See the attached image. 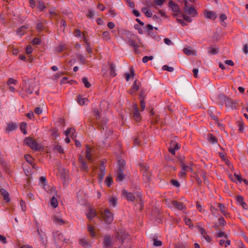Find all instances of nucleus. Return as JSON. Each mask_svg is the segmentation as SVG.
Masks as SVG:
<instances>
[{
    "label": "nucleus",
    "instance_id": "f257e3e1",
    "mask_svg": "<svg viewBox=\"0 0 248 248\" xmlns=\"http://www.w3.org/2000/svg\"><path fill=\"white\" fill-rule=\"evenodd\" d=\"M23 89L28 94H31L34 91L37 95L39 94V89L34 82H31L29 80H24Z\"/></svg>",
    "mask_w": 248,
    "mask_h": 248
},
{
    "label": "nucleus",
    "instance_id": "f03ea898",
    "mask_svg": "<svg viewBox=\"0 0 248 248\" xmlns=\"http://www.w3.org/2000/svg\"><path fill=\"white\" fill-rule=\"evenodd\" d=\"M24 142L34 151H40L43 150L42 145L38 144L34 139L31 137L26 138L24 140Z\"/></svg>",
    "mask_w": 248,
    "mask_h": 248
},
{
    "label": "nucleus",
    "instance_id": "7ed1b4c3",
    "mask_svg": "<svg viewBox=\"0 0 248 248\" xmlns=\"http://www.w3.org/2000/svg\"><path fill=\"white\" fill-rule=\"evenodd\" d=\"M122 192L123 194L126 197V199L128 201L134 202L136 199L137 202L139 201L141 203L142 202V194L140 192H138L136 193V197L134 193L127 192L125 190H123Z\"/></svg>",
    "mask_w": 248,
    "mask_h": 248
},
{
    "label": "nucleus",
    "instance_id": "20e7f679",
    "mask_svg": "<svg viewBox=\"0 0 248 248\" xmlns=\"http://www.w3.org/2000/svg\"><path fill=\"white\" fill-rule=\"evenodd\" d=\"M53 239L54 243L57 245L60 246L63 242L68 243L69 240L64 238L62 233L59 231L53 232Z\"/></svg>",
    "mask_w": 248,
    "mask_h": 248
},
{
    "label": "nucleus",
    "instance_id": "39448f33",
    "mask_svg": "<svg viewBox=\"0 0 248 248\" xmlns=\"http://www.w3.org/2000/svg\"><path fill=\"white\" fill-rule=\"evenodd\" d=\"M219 98L221 101L224 103L227 108H231L232 109L236 108V102H235L232 99L228 98L226 96L221 94L219 95Z\"/></svg>",
    "mask_w": 248,
    "mask_h": 248
},
{
    "label": "nucleus",
    "instance_id": "423d86ee",
    "mask_svg": "<svg viewBox=\"0 0 248 248\" xmlns=\"http://www.w3.org/2000/svg\"><path fill=\"white\" fill-rule=\"evenodd\" d=\"M102 216L104 221L107 224L111 223L113 220V214L108 209H106Z\"/></svg>",
    "mask_w": 248,
    "mask_h": 248
},
{
    "label": "nucleus",
    "instance_id": "0eeeda50",
    "mask_svg": "<svg viewBox=\"0 0 248 248\" xmlns=\"http://www.w3.org/2000/svg\"><path fill=\"white\" fill-rule=\"evenodd\" d=\"M188 2L187 0L185 1V5L184 8L185 13L189 15H192V16L195 17L198 15L197 10L192 7H189L187 6Z\"/></svg>",
    "mask_w": 248,
    "mask_h": 248
},
{
    "label": "nucleus",
    "instance_id": "6e6552de",
    "mask_svg": "<svg viewBox=\"0 0 248 248\" xmlns=\"http://www.w3.org/2000/svg\"><path fill=\"white\" fill-rule=\"evenodd\" d=\"M128 236V233L126 232L125 230L124 229H119L117 231L116 237L117 239L122 240V243H123L124 240L126 239Z\"/></svg>",
    "mask_w": 248,
    "mask_h": 248
},
{
    "label": "nucleus",
    "instance_id": "1a4fd4ad",
    "mask_svg": "<svg viewBox=\"0 0 248 248\" xmlns=\"http://www.w3.org/2000/svg\"><path fill=\"white\" fill-rule=\"evenodd\" d=\"M180 148L179 144L175 141L171 140L170 142L169 152L173 155L175 154V151Z\"/></svg>",
    "mask_w": 248,
    "mask_h": 248
},
{
    "label": "nucleus",
    "instance_id": "9d476101",
    "mask_svg": "<svg viewBox=\"0 0 248 248\" xmlns=\"http://www.w3.org/2000/svg\"><path fill=\"white\" fill-rule=\"evenodd\" d=\"M133 118L136 122H139L141 120V115L139 112V108L137 104H134L133 106Z\"/></svg>",
    "mask_w": 248,
    "mask_h": 248
},
{
    "label": "nucleus",
    "instance_id": "9b49d317",
    "mask_svg": "<svg viewBox=\"0 0 248 248\" xmlns=\"http://www.w3.org/2000/svg\"><path fill=\"white\" fill-rule=\"evenodd\" d=\"M132 36L133 38L128 39L127 43L129 46L133 47L135 52L137 53L138 51V48L139 47V46L137 44L134 39V38H137V36L134 34H133Z\"/></svg>",
    "mask_w": 248,
    "mask_h": 248
},
{
    "label": "nucleus",
    "instance_id": "f8f14e48",
    "mask_svg": "<svg viewBox=\"0 0 248 248\" xmlns=\"http://www.w3.org/2000/svg\"><path fill=\"white\" fill-rule=\"evenodd\" d=\"M78 161L80 163V169L82 170H84L86 172L88 171V167L87 165L86 161L83 158V156L81 155H79L78 156Z\"/></svg>",
    "mask_w": 248,
    "mask_h": 248
},
{
    "label": "nucleus",
    "instance_id": "ddd939ff",
    "mask_svg": "<svg viewBox=\"0 0 248 248\" xmlns=\"http://www.w3.org/2000/svg\"><path fill=\"white\" fill-rule=\"evenodd\" d=\"M99 172L98 174V179L100 183H102L104 177L106 174L105 167L104 165H100L99 168Z\"/></svg>",
    "mask_w": 248,
    "mask_h": 248
},
{
    "label": "nucleus",
    "instance_id": "4468645a",
    "mask_svg": "<svg viewBox=\"0 0 248 248\" xmlns=\"http://www.w3.org/2000/svg\"><path fill=\"white\" fill-rule=\"evenodd\" d=\"M168 6L171 8V9L174 12L179 13V14H182L180 11L179 6L178 4L174 3L173 1L170 0L168 3Z\"/></svg>",
    "mask_w": 248,
    "mask_h": 248
},
{
    "label": "nucleus",
    "instance_id": "2eb2a0df",
    "mask_svg": "<svg viewBox=\"0 0 248 248\" xmlns=\"http://www.w3.org/2000/svg\"><path fill=\"white\" fill-rule=\"evenodd\" d=\"M93 124H95L98 127V128L100 130L104 129V125H102V123H100L98 122H93V119L92 118H89L88 119V124L89 126L93 127Z\"/></svg>",
    "mask_w": 248,
    "mask_h": 248
},
{
    "label": "nucleus",
    "instance_id": "dca6fc26",
    "mask_svg": "<svg viewBox=\"0 0 248 248\" xmlns=\"http://www.w3.org/2000/svg\"><path fill=\"white\" fill-rule=\"evenodd\" d=\"M204 14L205 17L213 20H215L217 17L216 13L214 11L205 10Z\"/></svg>",
    "mask_w": 248,
    "mask_h": 248
},
{
    "label": "nucleus",
    "instance_id": "f3484780",
    "mask_svg": "<svg viewBox=\"0 0 248 248\" xmlns=\"http://www.w3.org/2000/svg\"><path fill=\"white\" fill-rule=\"evenodd\" d=\"M112 239L110 235L106 236L104 237L103 244L105 248H108L111 246Z\"/></svg>",
    "mask_w": 248,
    "mask_h": 248
},
{
    "label": "nucleus",
    "instance_id": "a211bd4d",
    "mask_svg": "<svg viewBox=\"0 0 248 248\" xmlns=\"http://www.w3.org/2000/svg\"><path fill=\"white\" fill-rule=\"evenodd\" d=\"M144 91H140V93L139 94V97L140 99V108L141 111H143L145 108V105L144 99L145 96L143 95Z\"/></svg>",
    "mask_w": 248,
    "mask_h": 248
},
{
    "label": "nucleus",
    "instance_id": "6ab92c4d",
    "mask_svg": "<svg viewBox=\"0 0 248 248\" xmlns=\"http://www.w3.org/2000/svg\"><path fill=\"white\" fill-rule=\"evenodd\" d=\"M236 200L238 203H239L244 209H247L248 205L247 203L244 202V198L242 196H237L236 197Z\"/></svg>",
    "mask_w": 248,
    "mask_h": 248
},
{
    "label": "nucleus",
    "instance_id": "aec40b11",
    "mask_svg": "<svg viewBox=\"0 0 248 248\" xmlns=\"http://www.w3.org/2000/svg\"><path fill=\"white\" fill-rule=\"evenodd\" d=\"M171 202L173 206L178 210H183L186 208L182 202H179L177 201H173Z\"/></svg>",
    "mask_w": 248,
    "mask_h": 248
},
{
    "label": "nucleus",
    "instance_id": "412c9836",
    "mask_svg": "<svg viewBox=\"0 0 248 248\" xmlns=\"http://www.w3.org/2000/svg\"><path fill=\"white\" fill-rule=\"evenodd\" d=\"M0 194L3 197V199L7 202H9L10 201L9 198V193L4 188H0Z\"/></svg>",
    "mask_w": 248,
    "mask_h": 248
},
{
    "label": "nucleus",
    "instance_id": "4be33fe9",
    "mask_svg": "<svg viewBox=\"0 0 248 248\" xmlns=\"http://www.w3.org/2000/svg\"><path fill=\"white\" fill-rule=\"evenodd\" d=\"M144 28L146 30V32H147L148 35L151 36L153 38L155 37V34L153 32L154 27L152 25L147 24Z\"/></svg>",
    "mask_w": 248,
    "mask_h": 248
},
{
    "label": "nucleus",
    "instance_id": "5701e85b",
    "mask_svg": "<svg viewBox=\"0 0 248 248\" xmlns=\"http://www.w3.org/2000/svg\"><path fill=\"white\" fill-rule=\"evenodd\" d=\"M36 224H37V233L38 234V235H39L40 236V239H41V241H42V243L43 244V245L44 246H45V247L46 246V244H47V239H46V237L44 235H42L41 233H40V231H39V227L38 226V223L36 222Z\"/></svg>",
    "mask_w": 248,
    "mask_h": 248
},
{
    "label": "nucleus",
    "instance_id": "b1692460",
    "mask_svg": "<svg viewBox=\"0 0 248 248\" xmlns=\"http://www.w3.org/2000/svg\"><path fill=\"white\" fill-rule=\"evenodd\" d=\"M137 81L138 80L136 79L131 88V89L128 91L129 93L131 94H132L133 93H135L136 91H138L139 90V86L137 85Z\"/></svg>",
    "mask_w": 248,
    "mask_h": 248
},
{
    "label": "nucleus",
    "instance_id": "393cba45",
    "mask_svg": "<svg viewBox=\"0 0 248 248\" xmlns=\"http://www.w3.org/2000/svg\"><path fill=\"white\" fill-rule=\"evenodd\" d=\"M86 216L88 219H92L96 216L95 210L94 209L89 208Z\"/></svg>",
    "mask_w": 248,
    "mask_h": 248
},
{
    "label": "nucleus",
    "instance_id": "a878e982",
    "mask_svg": "<svg viewBox=\"0 0 248 248\" xmlns=\"http://www.w3.org/2000/svg\"><path fill=\"white\" fill-rule=\"evenodd\" d=\"M28 29V25H23L17 29L16 30V33L21 36L23 35L25 33V31Z\"/></svg>",
    "mask_w": 248,
    "mask_h": 248
},
{
    "label": "nucleus",
    "instance_id": "bb28decb",
    "mask_svg": "<svg viewBox=\"0 0 248 248\" xmlns=\"http://www.w3.org/2000/svg\"><path fill=\"white\" fill-rule=\"evenodd\" d=\"M17 128L16 124L13 123H9L7 124V127L6 128V132H10L15 130Z\"/></svg>",
    "mask_w": 248,
    "mask_h": 248
},
{
    "label": "nucleus",
    "instance_id": "cd10ccee",
    "mask_svg": "<svg viewBox=\"0 0 248 248\" xmlns=\"http://www.w3.org/2000/svg\"><path fill=\"white\" fill-rule=\"evenodd\" d=\"M125 178V175L123 173V171L117 170V178L116 181L117 182H121L124 180Z\"/></svg>",
    "mask_w": 248,
    "mask_h": 248
},
{
    "label": "nucleus",
    "instance_id": "c85d7f7f",
    "mask_svg": "<svg viewBox=\"0 0 248 248\" xmlns=\"http://www.w3.org/2000/svg\"><path fill=\"white\" fill-rule=\"evenodd\" d=\"M109 73L111 77H114L117 74L115 72V65L113 63L109 64Z\"/></svg>",
    "mask_w": 248,
    "mask_h": 248
},
{
    "label": "nucleus",
    "instance_id": "c756f323",
    "mask_svg": "<svg viewBox=\"0 0 248 248\" xmlns=\"http://www.w3.org/2000/svg\"><path fill=\"white\" fill-rule=\"evenodd\" d=\"M208 141L212 144H215L217 142V139L212 134H209L208 135Z\"/></svg>",
    "mask_w": 248,
    "mask_h": 248
},
{
    "label": "nucleus",
    "instance_id": "7c9ffc66",
    "mask_svg": "<svg viewBox=\"0 0 248 248\" xmlns=\"http://www.w3.org/2000/svg\"><path fill=\"white\" fill-rule=\"evenodd\" d=\"M217 205H218L217 207L219 208L221 212H222V213L223 214V215L224 216L227 217L228 215H229V214L228 213V212H227V211H225V206L223 203H218Z\"/></svg>",
    "mask_w": 248,
    "mask_h": 248
},
{
    "label": "nucleus",
    "instance_id": "2f4dec72",
    "mask_svg": "<svg viewBox=\"0 0 248 248\" xmlns=\"http://www.w3.org/2000/svg\"><path fill=\"white\" fill-rule=\"evenodd\" d=\"M208 52L211 55L217 54L219 52V48L217 47H209L208 48Z\"/></svg>",
    "mask_w": 248,
    "mask_h": 248
},
{
    "label": "nucleus",
    "instance_id": "473e14b6",
    "mask_svg": "<svg viewBox=\"0 0 248 248\" xmlns=\"http://www.w3.org/2000/svg\"><path fill=\"white\" fill-rule=\"evenodd\" d=\"M151 173L150 171L143 172L142 176L144 180H146L147 182H150L151 181Z\"/></svg>",
    "mask_w": 248,
    "mask_h": 248
},
{
    "label": "nucleus",
    "instance_id": "72a5a7b5",
    "mask_svg": "<svg viewBox=\"0 0 248 248\" xmlns=\"http://www.w3.org/2000/svg\"><path fill=\"white\" fill-rule=\"evenodd\" d=\"M53 150L54 152H58L61 154L64 153L63 149H62V147L59 144L54 145L53 148Z\"/></svg>",
    "mask_w": 248,
    "mask_h": 248
},
{
    "label": "nucleus",
    "instance_id": "f704fd0d",
    "mask_svg": "<svg viewBox=\"0 0 248 248\" xmlns=\"http://www.w3.org/2000/svg\"><path fill=\"white\" fill-rule=\"evenodd\" d=\"M87 100L88 99L86 98H82L80 95H78L77 96V102L81 106L84 105Z\"/></svg>",
    "mask_w": 248,
    "mask_h": 248
},
{
    "label": "nucleus",
    "instance_id": "c9c22d12",
    "mask_svg": "<svg viewBox=\"0 0 248 248\" xmlns=\"http://www.w3.org/2000/svg\"><path fill=\"white\" fill-rule=\"evenodd\" d=\"M93 115L95 117V119L98 121L101 118L100 112L97 108H93Z\"/></svg>",
    "mask_w": 248,
    "mask_h": 248
},
{
    "label": "nucleus",
    "instance_id": "e433bc0d",
    "mask_svg": "<svg viewBox=\"0 0 248 248\" xmlns=\"http://www.w3.org/2000/svg\"><path fill=\"white\" fill-rule=\"evenodd\" d=\"M212 108H211L210 109H208V114L210 115V116L211 117V118L215 120L216 122L218 123L219 122V120L217 116H215L212 111Z\"/></svg>",
    "mask_w": 248,
    "mask_h": 248
},
{
    "label": "nucleus",
    "instance_id": "4c0bfd02",
    "mask_svg": "<svg viewBox=\"0 0 248 248\" xmlns=\"http://www.w3.org/2000/svg\"><path fill=\"white\" fill-rule=\"evenodd\" d=\"M79 244L83 247H90L91 246L89 242L86 239H82L79 241Z\"/></svg>",
    "mask_w": 248,
    "mask_h": 248
},
{
    "label": "nucleus",
    "instance_id": "58836bf2",
    "mask_svg": "<svg viewBox=\"0 0 248 248\" xmlns=\"http://www.w3.org/2000/svg\"><path fill=\"white\" fill-rule=\"evenodd\" d=\"M50 204L53 208H56L58 206V202L57 199L55 197H52L50 199Z\"/></svg>",
    "mask_w": 248,
    "mask_h": 248
},
{
    "label": "nucleus",
    "instance_id": "ea45409f",
    "mask_svg": "<svg viewBox=\"0 0 248 248\" xmlns=\"http://www.w3.org/2000/svg\"><path fill=\"white\" fill-rule=\"evenodd\" d=\"M26 126H27V123L22 122L20 124V129L24 135H26L27 133V130H26Z\"/></svg>",
    "mask_w": 248,
    "mask_h": 248
},
{
    "label": "nucleus",
    "instance_id": "a19ab883",
    "mask_svg": "<svg viewBox=\"0 0 248 248\" xmlns=\"http://www.w3.org/2000/svg\"><path fill=\"white\" fill-rule=\"evenodd\" d=\"M109 204L113 207H115L117 204V199L116 197H112L109 200Z\"/></svg>",
    "mask_w": 248,
    "mask_h": 248
},
{
    "label": "nucleus",
    "instance_id": "79ce46f5",
    "mask_svg": "<svg viewBox=\"0 0 248 248\" xmlns=\"http://www.w3.org/2000/svg\"><path fill=\"white\" fill-rule=\"evenodd\" d=\"M37 7L40 11H43L46 8L44 3L40 0L38 2Z\"/></svg>",
    "mask_w": 248,
    "mask_h": 248
},
{
    "label": "nucleus",
    "instance_id": "37998d69",
    "mask_svg": "<svg viewBox=\"0 0 248 248\" xmlns=\"http://www.w3.org/2000/svg\"><path fill=\"white\" fill-rule=\"evenodd\" d=\"M105 183L108 187H110L113 183V180L111 177L108 176L106 178Z\"/></svg>",
    "mask_w": 248,
    "mask_h": 248
},
{
    "label": "nucleus",
    "instance_id": "c03bdc74",
    "mask_svg": "<svg viewBox=\"0 0 248 248\" xmlns=\"http://www.w3.org/2000/svg\"><path fill=\"white\" fill-rule=\"evenodd\" d=\"M125 163L124 160H119L118 162V169L117 170L124 171V170Z\"/></svg>",
    "mask_w": 248,
    "mask_h": 248
},
{
    "label": "nucleus",
    "instance_id": "a18cd8bd",
    "mask_svg": "<svg viewBox=\"0 0 248 248\" xmlns=\"http://www.w3.org/2000/svg\"><path fill=\"white\" fill-rule=\"evenodd\" d=\"M53 221L56 223H58L60 225H62L65 223V222L62 219L59 218L58 217H55L53 218Z\"/></svg>",
    "mask_w": 248,
    "mask_h": 248
},
{
    "label": "nucleus",
    "instance_id": "49530a36",
    "mask_svg": "<svg viewBox=\"0 0 248 248\" xmlns=\"http://www.w3.org/2000/svg\"><path fill=\"white\" fill-rule=\"evenodd\" d=\"M40 183H41L43 186V188L46 190V178L45 176H41L40 178Z\"/></svg>",
    "mask_w": 248,
    "mask_h": 248
},
{
    "label": "nucleus",
    "instance_id": "de8ad7c7",
    "mask_svg": "<svg viewBox=\"0 0 248 248\" xmlns=\"http://www.w3.org/2000/svg\"><path fill=\"white\" fill-rule=\"evenodd\" d=\"M103 38L108 41L110 39V33L108 31H104L102 33Z\"/></svg>",
    "mask_w": 248,
    "mask_h": 248
},
{
    "label": "nucleus",
    "instance_id": "09e8293b",
    "mask_svg": "<svg viewBox=\"0 0 248 248\" xmlns=\"http://www.w3.org/2000/svg\"><path fill=\"white\" fill-rule=\"evenodd\" d=\"M82 81L84 83L85 87L89 88L91 86V83L88 81V78L86 77H84L82 79Z\"/></svg>",
    "mask_w": 248,
    "mask_h": 248
},
{
    "label": "nucleus",
    "instance_id": "8fccbe9b",
    "mask_svg": "<svg viewBox=\"0 0 248 248\" xmlns=\"http://www.w3.org/2000/svg\"><path fill=\"white\" fill-rule=\"evenodd\" d=\"M94 227L90 225L88 226V231L89 232L90 235L92 237H94L95 236V232L94 231Z\"/></svg>",
    "mask_w": 248,
    "mask_h": 248
},
{
    "label": "nucleus",
    "instance_id": "3c124183",
    "mask_svg": "<svg viewBox=\"0 0 248 248\" xmlns=\"http://www.w3.org/2000/svg\"><path fill=\"white\" fill-rule=\"evenodd\" d=\"M180 17H182L184 20L186 21L187 22L190 23L192 22V19L190 16H187L185 14H182Z\"/></svg>",
    "mask_w": 248,
    "mask_h": 248
},
{
    "label": "nucleus",
    "instance_id": "603ef678",
    "mask_svg": "<svg viewBox=\"0 0 248 248\" xmlns=\"http://www.w3.org/2000/svg\"><path fill=\"white\" fill-rule=\"evenodd\" d=\"M26 160L30 164H32L33 163V158L29 155H25L24 156Z\"/></svg>",
    "mask_w": 248,
    "mask_h": 248
},
{
    "label": "nucleus",
    "instance_id": "864d4df0",
    "mask_svg": "<svg viewBox=\"0 0 248 248\" xmlns=\"http://www.w3.org/2000/svg\"><path fill=\"white\" fill-rule=\"evenodd\" d=\"M154 243L153 245L155 247H160L162 246V243L161 241L157 240L156 238L153 239Z\"/></svg>",
    "mask_w": 248,
    "mask_h": 248
},
{
    "label": "nucleus",
    "instance_id": "5fc2aeb1",
    "mask_svg": "<svg viewBox=\"0 0 248 248\" xmlns=\"http://www.w3.org/2000/svg\"><path fill=\"white\" fill-rule=\"evenodd\" d=\"M216 235L217 237H224L225 238H228V235L220 230L217 233Z\"/></svg>",
    "mask_w": 248,
    "mask_h": 248
},
{
    "label": "nucleus",
    "instance_id": "6e6d98bb",
    "mask_svg": "<svg viewBox=\"0 0 248 248\" xmlns=\"http://www.w3.org/2000/svg\"><path fill=\"white\" fill-rule=\"evenodd\" d=\"M44 26L42 23H38L36 26V30L38 31H41L44 30Z\"/></svg>",
    "mask_w": 248,
    "mask_h": 248
},
{
    "label": "nucleus",
    "instance_id": "4d7b16f0",
    "mask_svg": "<svg viewBox=\"0 0 248 248\" xmlns=\"http://www.w3.org/2000/svg\"><path fill=\"white\" fill-rule=\"evenodd\" d=\"M197 227L199 228V231L200 232L201 234L204 237L205 235L207 234L205 230L201 226L197 225Z\"/></svg>",
    "mask_w": 248,
    "mask_h": 248
},
{
    "label": "nucleus",
    "instance_id": "13d9d810",
    "mask_svg": "<svg viewBox=\"0 0 248 248\" xmlns=\"http://www.w3.org/2000/svg\"><path fill=\"white\" fill-rule=\"evenodd\" d=\"M77 59L80 61V62L83 64H85V59H84V58L83 57V56L80 54H78L77 55Z\"/></svg>",
    "mask_w": 248,
    "mask_h": 248
},
{
    "label": "nucleus",
    "instance_id": "bf43d9fd",
    "mask_svg": "<svg viewBox=\"0 0 248 248\" xmlns=\"http://www.w3.org/2000/svg\"><path fill=\"white\" fill-rule=\"evenodd\" d=\"M163 70H166L169 72H172L174 70V68L172 67L169 66L167 65H165L162 67Z\"/></svg>",
    "mask_w": 248,
    "mask_h": 248
},
{
    "label": "nucleus",
    "instance_id": "052dcab7",
    "mask_svg": "<svg viewBox=\"0 0 248 248\" xmlns=\"http://www.w3.org/2000/svg\"><path fill=\"white\" fill-rule=\"evenodd\" d=\"M140 169L143 172L149 171V167L148 166L145 165L144 164L140 165Z\"/></svg>",
    "mask_w": 248,
    "mask_h": 248
},
{
    "label": "nucleus",
    "instance_id": "680f3d73",
    "mask_svg": "<svg viewBox=\"0 0 248 248\" xmlns=\"http://www.w3.org/2000/svg\"><path fill=\"white\" fill-rule=\"evenodd\" d=\"M170 183L174 186L176 187H179L180 186V184L179 183V182L176 180H175V179H172L171 181H170Z\"/></svg>",
    "mask_w": 248,
    "mask_h": 248
},
{
    "label": "nucleus",
    "instance_id": "e2e57ef3",
    "mask_svg": "<svg viewBox=\"0 0 248 248\" xmlns=\"http://www.w3.org/2000/svg\"><path fill=\"white\" fill-rule=\"evenodd\" d=\"M185 223L186 225L189 226V227H193V225L192 222L191 220L189 218L186 217L185 218Z\"/></svg>",
    "mask_w": 248,
    "mask_h": 248
},
{
    "label": "nucleus",
    "instance_id": "0e129e2a",
    "mask_svg": "<svg viewBox=\"0 0 248 248\" xmlns=\"http://www.w3.org/2000/svg\"><path fill=\"white\" fill-rule=\"evenodd\" d=\"M154 57L153 56H144L142 58V62L144 63L147 62L149 60H152L153 59Z\"/></svg>",
    "mask_w": 248,
    "mask_h": 248
},
{
    "label": "nucleus",
    "instance_id": "69168bd1",
    "mask_svg": "<svg viewBox=\"0 0 248 248\" xmlns=\"http://www.w3.org/2000/svg\"><path fill=\"white\" fill-rule=\"evenodd\" d=\"M17 83V80L14 79L13 78H10L8 79L7 82V84L8 85L10 86L11 84H16Z\"/></svg>",
    "mask_w": 248,
    "mask_h": 248
},
{
    "label": "nucleus",
    "instance_id": "338daca9",
    "mask_svg": "<svg viewBox=\"0 0 248 248\" xmlns=\"http://www.w3.org/2000/svg\"><path fill=\"white\" fill-rule=\"evenodd\" d=\"M20 204L22 210L23 211H25L26 210V205L25 202L22 200L20 202Z\"/></svg>",
    "mask_w": 248,
    "mask_h": 248
},
{
    "label": "nucleus",
    "instance_id": "774afa93",
    "mask_svg": "<svg viewBox=\"0 0 248 248\" xmlns=\"http://www.w3.org/2000/svg\"><path fill=\"white\" fill-rule=\"evenodd\" d=\"M87 16L88 18L92 19L94 17L93 11L91 9L88 10V14L87 15Z\"/></svg>",
    "mask_w": 248,
    "mask_h": 248
}]
</instances>
